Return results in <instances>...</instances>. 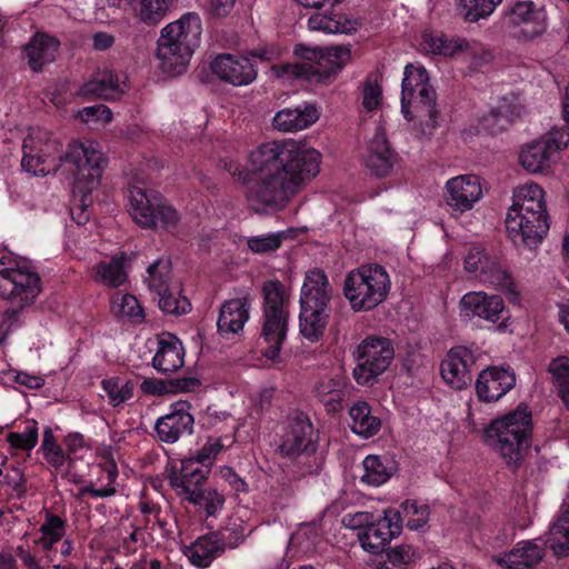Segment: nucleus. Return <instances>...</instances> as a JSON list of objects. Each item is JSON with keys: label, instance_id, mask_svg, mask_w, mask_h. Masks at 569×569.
Here are the masks:
<instances>
[{"label": "nucleus", "instance_id": "f257e3e1", "mask_svg": "<svg viewBox=\"0 0 569 569\" xmlns=\"http://www.w3.org/2000/svg\"><path fill=\"white\" fill-rule=\"evenodd\" d=\"M321 154L295 140L269 141L249 156L250 169L234 160H224L223 168L241 182L252 181L248 199L256 211L281 210L307 181L320 170Z\"/></svg>", "mask_w": 569, "mask_h": 569}, {"label": "nucleus", "instance_id": "f03ea898", "mask_svg": "<svg viewBox=\"0 0 569 569\" xmlns=\"http://www.w3.org/2000/svg\"><path fill=\"white\" fill-rule=\"evenodd\" d=\"M21 167L34 176H47L48 161L69 166L74 176L73 193L80 194L81 207L91 203V192L98 188L108 160L96 141L73 140L62 151V143L50 132L37 130L23 140Z\"/></svg>", "mask_w": 569, "mask_h": 569}, {"label": "nucleus", "instance_id": "7ed1b4c3", "mask_svg": "<svg viewBox=\"0 0 569 569\" xmlns=\"http://www.w3.org/2000/svg\"><path fill=\"white\" fill-rule=\"evenodd\" d=\"M0 258V297L11 307L0 315V342L23 325L22 309L31 306L41 292V278L28 259Z\"/></svg>", "mask_w": 569, "mask_h": 569}, {"label": "nucleus", "instance_id": "20e7f679", "mask_svg": "<svg viewBox=\"0 0 569 569\" xmlns=\"http://www.w3.org/2000/svg\"><path fill=\"white\" fill-rule=\"evenodd\" d=\"M542 197L543 190L538 184L516 189L505 220L508 236L516 246L532 249L547 236L549 216Z\"/></svg>", "mask_w": 569, "mask_h": 569}, {"label": "nucleus", "instance_id": "39448f33", "mask_svg": "<svg viewBox=\"0 0 569 569\" xmlns=\"http://www.w3.org/2000/svg\"><path fill=\"white\" fill-rule=\"evenodd\" d=\"M298 62L272 66L278 77L290 76L317 84H330L351 58L346 47L319 48L296 44Z\"/></svg>", "mask_w": 569, "mask_h": 569}, {"label": "nucleus", "instance_id": "423d86ee", "mask_svg": "<svg viewBox=\"0 0 569 569\" xmlns=\"http://www.w3.org/2000/svg\"><path fill=\"white\" fill-rule=\"evenodd\" d=\"M532 413L526 403L492 420L485 429L487 445L497 450L509 467H518L522 453L531 447Z\"/></svg>", "mask_w": 569, "mask_h": 569}, {"label": "nucleus", "instance_id": "0eeeda50", "mask_svg": "<svg viewBox=\"0 0 569 569\" xmlns=\"http://www.w3.org/2000/svg\"><path fill=\"white\" fill-rule=\"evenodd\" d=\"M202 33L201 19L196 12H187L180 19L161 30L158 40L157 57L161 68L171 74L182 73Z\"/></svg>", "mask_w": 569, "mask_h": 569}, {"label": "nucleus", "instance_id": "6e6552de", "mask_svg": "<svg viewBox=\"0 0 569 569\" xmlns=\"http://www.w3.org/2000/svg\"><path fill=\"white\" fill-rule=\"evenodd\" d=\"M318 439L310 416L302 410L293 409L287 416L277 451L282 458L303 460L297 471L299 476L316 475L322 465L315 456Z\"/></svg>", "mask_w": 569, "mask_h": 569}, {"label": "nucleus", "instance_id": "1a4fd4ad", "mask_svg": "<svg viewBox=\"0 0 569 569\" xmlns=\"http://www.w3.org/2000/svg\"><path fill=\"white\" fill-rule=\"evenodd\" d=\"M261 291L263 302L260 338L266 345L263 356L276 361L288 336L290 295L277 279L266 281Z\"/></svg>", "mask_w": 569, "mask_h": 569}, {"label": "nucleus", "instance_id": "9d476101", "mask_svg": "<svg viewBox=\"0 0 569 569\" xmlns=\"http://www.w3.org/2000/svg\"><path fill=\"white\" fill-rule=\"evenodd\" d=\"M390 290L389 273L378 263L362 264L349 271L342 286V293L353 312L373 310L388 298Z\"/></svg>", "mask_w": 569, "mask_h": 569}, {"label": "nucleus", "instance_id": "9b49d317", "mask_svg": "<svg viewBox=\"0 0 569 569\" xmlns=\"http://www.w3.org/2000/svg\"><path fill=\"white\" fill-rule=\"evenodd\" d=\"M437 93L430 84L429 73L423 66L408 63L401 82V113L408 121L419 120L428 127H436L438 110Z\"/></svg>", "mask_w": 569, "mask_h": 569}, {"label": "nucleus", "instance_id": "f8f14e48", "mask_svg": "<svg viewBox=\"0 0 569 569\" xmlns=\"http://www.w3.org/2000/svg\"><path fill=\"white\" fill-rule=\"evenodd\" d=\"M129 213L143 229H157L173 233L180 220L179 212L152 189L130 187L128 190Z\"/></svg>", "mask_w": 569, "mask_h": 569}, {"label": "nucleus", "instance_id": "ddd939ff", "mask_svg": "<svg viewBox=\"0 0 569 569\" xmlns=\"http://www.w3.org/2000/svg\"><path fill=\"white\" fill-rule=\"evenodd\" d=\"M465 269L480 282L490 284L505 292L512 303L520 301V295L511 273L501 263L498 254L480 243L469 247L465 257Z\"/></svg>", "mask_w": 569, "mask_h": 569}, {"label": "nucleus", "instance_id": "4468645a", "mask_svg": "<svg viewBox=\"0 0 569 569\" xmlns=\"http://www.w3.org/2000/svg\"><path fill=\"white\" fill-rule=\"evenodd\" d=\"M353 378L360 386L372 387L395 359L392 341L382 336H368L357 347Z\"/></svg>", "mask_w": 569, "mask_h": 569}, {"label": "nucleus", "instance_id": "2eb2a0df", "mask_svg": "<svg viewBox=\"0 0 569 569\" xmlns=\"http://www.w3.org/2000/svg\"><path fill=\"white\" fill-rule=\"evenodd\" d=\"M130 83L124 72L110 68H98L77 90L76 96L82 100L118 101L128 93Z\"/></svg>", "mask_w": 569, "mask_h": 569}, {"label": "nucleus", "instance_id": "dca6fc26", "mask_svg": "<svg viewBox=\"0 0 569 569\" xmlns=\"http://www.w3.org/2000/svg\"><path fill=\"white\" fill-rule=\"evenodd\" d=\"M460 317L466 320L479 318L497 325L499 331H505L510 318L503 299L498 295L471 291L465 293L460 301Z\"/></svg>", "mask_w": 569, "mask_h": 569}, {"label": "nucleus", "instance_id": "f3484780", "mask_svg": "<svg viewBox=\"0 0 569 569\" xmlns=\"http://www.w3.org/2000/svg\"><path fill=\"white\" fill-rule=\"evenodd\" d=\"M479 355L466 346H453L440 362V375L453 390H463L472 381V367Z\"/></svg>", "mask_w": 569, "mask_h": 569}, {"label": "nucleus", "instance_id": "a211bd4d", "mask_svg": "<svg viewBox=\"0 0 569 569\" xmlns=\"http://www.w3.org/2000/svg\"><path fill=\"white\" fill-rule=\"evenodd\" d=\"M402 530L401 511L388 509L385 515L367 526L358 533L361 547L371 553H381L390 540Z\"/></svg>", "mask_w": 569, "mask_h": 569}, {"label": "nucleus", "instance_id": "6ab92c4d", "mask_svg": "<svg viewBox=\"0 0 569 569\" xmlns=\"http://www.w3.org/2000/svg\"><path fill=\"white\" fill-rule=\"evenodd\" d=\"M192 405L186 400L173 402L169 412L157 419L154 432L161 442L174 443L183 436L193 433L194 418Z\"/></svg>", "mask_w": 569, "mask_h": 569}, {"label": "nucleus", "instance_id": "aec40b11", "mask_svg": "<svg viewBox=\"0 0 569 569\" xmlns=\"http://www.w3.org/2000/svg\"><path fill=\"white\" fill-rule=\"evenodd\" d=\"M252 58L231 53L218 54L210 64V69L221 81L234 87L252 83L258 76V66L251 62Z\"/></svg>", "mask_w": 569, "mask_h": 569}, {"label": "nucleus", "instance_id": "412c9836", "mask_svg": "<svg viewBox=\"0 0 569 569\" xmlns=\"http://www.w3.org/2000/svg\"><path fill=\"white\" fill-rule=\"evenodd\" d=\"M516 386V375L510 366H489L476 380V393L481 402H496Z\"/></svg>", "mask_w": 569, "mask_h": 569}, {"label": "nucleus", "instance_id": "4be33fe9", "mask_svg": "<svg viewBox=\"0 0 569 569\" xmlns=\"http://www.w3.org/2000/svg\"><path fill=\"white\" fill-rule=\"evenodd\" d=\"M333 288L322 269L313 268L306 272L300 290V308L332 312Z\"/></svg>", "mask_w": 569, "mask_h": 569}, {"label": "nucleus", "instance_id": "5701e85b", "mask_svg": "<svg viewBox=\"0 0 569 569\" xmlns=\"http://www.w3.org/2000/svg\"><path fill=\"white\" fill-rule=\"evenodd\" d=\"M398 160L399 156L388 141L385 129L377 127L363 157L366 169L376 178H385L391 174Z\"/></svg>", "mask_w": 569, "mask_h": 569}, {"label": "nucleus", "instance_id": "b1692460", "mask_svg": "<svg viewBox=\"0 0 569 569\" xmlns=\"http://www.w3.org/2000/svg\"><path fill=\"white\" fill-rule=\"evenodd\" d=\"M505 19L509 26L519 27V33L528 40L539 37L547 28L545 11L531 0L515 2L506 11Z\"/></svg>", "mask_w": 569, "mask_h": 569}, {"label": "nucleus", "instance_id": "393cba45", "mask_svg": "<svg viewBox=\"0 0 569 569\" xmlns=\"http://www.w3.org/2000/svg\"><path fill=\"white\" fill-rule=\"evenodd\" d=\"M251 300L249 296L226 300L217 320V331L224 339L239 336L250 318Z\"/></svg>", "mask_w": 569, "mask_h": 569}, {"label": "nucleus", "instance_id": "a878e982", "mask_svg": "<svg viewBox=\"0 0 569 569\" xmlns=\"http://www.w3.org/2000/svg\"><path fill=\"white\" fill-rule=\"evenodd\" d=\"M522 110L519 98L515 93L502 96L497 106L480 118L479 127L489 134H498L519 118Z\"/></svg>", "mask_w": 569, "mask_h": 569}, {"label": "nucleus", "instance_id": "bb28decb", "mask_svg": "<svg viewBox=\"0 0 569 569\" xmlns=\"http://www.w3.org/2000/svg\"><path fill=\"white\" fill-rule=\"evenodd\" d=\"M446 189L447 204L459 212L470 210L481 196V188L475 176L451 178L447 181Z\"/></svg>", "mask_w": 569, "mask_h": 569}, {"label": "nucleus", "instance_id": "cd10ccee", "mask_svg": "<svg viewBox=\"0 0 569 569\" xmlns=\"http://www.w3.org/2000/svg\"><path fill=\"white\" fill-rule=\"evenodd\" d=\"M209 473V469L202 467L196 457L190 455L181 459L180 468H172L169 483L174 489H181L180 493L186 496L202 487Z\"/></svg>", "mask_w": 569, "mask_h": 569}, {"label": "nucleus", "instance_id": "c85d7f7f", "mask_svg": "<svg viewBox=\"0 0 569 569\" xmlns=\"http://www.w3.org/2000/svg\"><path fill=\"white\" fill-rule=\"evenodd\" d=\"M184 363V348L173 333H163L158 339V349L152 358L153 368L161 373H170Z\"/></svg>", "mask_w": 569, "mask_h": 569}, {"label": "nucleus", "instance_id": "c756f323", "mask_svg": "<svg viewBox=\"0 0 569 569\" xmlns=\"http://www.w3.org/2000/svg\"><path fill=\"white\" fill-rule=\"evenodd\" d=\"M59 47L57 38L37 32L23 48L30 69L34 72L42 71L47 63L56 59Z\"/></svg>", "mask_w": 569, "mask_h": 569}, {"label": "nucleus", "instance_id": "7c9ffc66", "mask_svg": "<svg viewBox=\"0 0 569 569\" xmlns=\"http://www.w3.org/2000/svg\"><path fill=\"white\" fill-rule=\"evenodd\" d=\"M363 475L360 482L380 487L388 482L398 470V462L389 453L368 455L362 460Z\"/></svg>", "mask_w": 569, "mask_h": 569}, {"label": "nucleus", "instance_id": "2f4dec72", "mask_svg": "<svg viewBox=\"0 0 569 569\" xmlns=\"http://www.w3.org/2000/svg\"><path fill=\"white\" fill-rule=\"evenodd\" d=\"M348 388V379L338 376L319 381L315 388V396L328 413H337L343 408V401L349 392Z\"/></svg>", "mask_w": 569, "mask_h": 569}, {"label": "nucleus", "instance_id": "473e14b6", "mask_svg": "<svg viewBox=\"0 0 569 569\" xmlns=\"http://www.w3.org/2000/svg\"><path fill=\"white\" fill-rule=\"evenodd\" d=\"M349 417L351 431L363 439L378 435L381 429V419L373 413L367 401L353 403L349 409Z\"/></svg>", "mask_w": 569, "mask_h": 569}, {"label": "nucleus", "instance_id": "72a5a7b5", "mask_svg": "<svg viewBox=\"0 0 569 569\" xmlns=\"http://www.w3.org/2000/svg\"><path fill=\"white\" fill-rule=\"evenodd\" d=\"M543 556L545 550L541 546L532 541H522L501 557L498 563L508 569H531L542 560Z\"/></svg>", "mask_w": 569, "mask_h": 569}, {"label": "nucleus", "instance_id": "f704fd0d", "mask_svg": "<svg viewBox=\"0 0 569 569\" xmlns=\"http://www.w3.org/2000/svg\"><path fill=\"white\" fill-rule=\"evenodd\" d=\"M318 120L315 106L306 104L303 108H284L273 117V127L281 131H299L308 128Z\"/></svg>", "mask_w": 569, "mask_h": 569}, {"label": "nucleus", "instance_id": "c9c22d12", "mask_svg": "<svg viewBox=\"0 0 569 569\" xmlns=\"http://www.w3.org/2000/svg\"><path fill=\"white\" fill-rule=\"evenodd\" d=\"M200 386L201 381L196 377H180L170 380L146 378L140 383V389L144 395L161 397L169 393L193 391Z\"/></svg>", "mask_w": 569, "mask_h": 569}, {"label": "nucleus", "instance_id": "e433bc0d", "mask_svg": "<svg viewBox=\"0 0 569 569\" xmlns=\"http://www.w3.org/2000/svg\"><path fill=\"white\" fill-rule=\"evenodd\" d=\"M222 553L223 549L212 531L198 537L186 550L190 562L198 568H208Z\"/></svg>", "mask_w": 569, "mask_h": 569}, {"label": "nucleus", "instance_id": "4c0bfd02", "mask_svg": "<svg viewBox=\"0 0 569 569\" xmlns=\"http://www.w3.org/2000/svg\"><path fill=\"white\" fill-rule=\"evenodd\" d=\"M467 48L463 39H450L441 32L425 30L421 34L420 49L427 54L452 57Z\"/></svg>", "mask_w": 569, "mask_h": 569}, {"label": "nucleus", "instance_id": "58836bf2", "mask_svg": "<svg viewBox=\"0 0 569 569\" xmlns=\"http://www.w3.org/2000/svg\"><path fill=\"white\" fill-rule=\"evenodd\" d=\"M360 27L357 19L345 14L315 13L308 19V28L313 31L325 33H345L351 34Z\"/></svg>", "mask_w": 569, "mask_h": 569}, {"label": "nucleus", "instance_id": "ea45409f", "mask_svg": "<svg viewBox=\"0 0 569 569\" xmlns=\"http://www.w3.org/2000/svg\"><path fill=\"white\" fill-rule=\"evenodd\" d=\"M331 312L300 308L299 329L310 342H318L325 335Z\"/></svg>", "mask_w": 569, "mask_h": 569}, {"label": "nucleus", "instance_id": "a19ab883", "mask_svg": "<svg viewBox=\"0 0 569 569\" xmlns=\"http://www.w3.org/2000/svg\"><path fill=\"white\" fill-rule=\"evenodd\" d=\"M39 531L41 536L36 543L43 551H51L54 546L66 536L67 520L59 515L46 511L44 520L40 525Z\"/></svg>", "mask_w": 569, "mask_h": 569}, {"label": "nucleus", "instance_id": "79ce46f5", "mask_svg": "<svg viewBox=\"0 0 569 569\" xmlns=\"http://www.w3.org/2000/svg\"><path fill=\"white\" fill-rule=\"evenodd\" d=\"M551 154L548 144L539 139L521 149L519 162L528 172L538 173L549 168Z\"/></svg>", "mask_w": 569, "mask_h": 569}, {"label": "nucleus", "instance_id": "37998d69", "mask_svg": "<svg viewBox=\"0 0 569 569\" xmlns=\"http://www.w3.org/2000/svg\"><path fill=\"white\" fill-rule=\"evenodd\" d=\"M126 253L114 256L108 261H101L96 266V279L100 283L119 288L127 282V272L124 270Z\"/></svg>", "mask_w": 569, "mask_h": 569}, {"label": "nucleus", "instance_id": "c03bdc74", "mask_svg": "<svg viewBox=\"0 0 569 569\" xmlns=\"http://www.w3.org/2000/svg\"><path fill=\"white\" fill-rule=\"evenodd\" d=\"M547 543L555 556L563 558L569 553V509H566L552 523Z\"/></svg>", "mask_w": 569, "mask_h": 569}, {"label": "nucleus", "instance_id": "a18cd8bd", "mask_svg": "<svg viewBox=\"0 0 569 569\" xmlns=\"http://www.w3.org/2000/svg\"><path fill=\"white\" fill-rule=\"evenodd\" d=\"M183 499L203 509L207 517H214L224 503V497L217 490L203 489L202 487L190 491Z\"/></svg>", "mask_w": 569, "mask_h": 569}, {"label": "nucleus", "instance_id": "49530a36", "mask_svg": "<svg viewBox=\"0 0 569 569\" xmlns=\"http://www.w3.org/2000/svg\"><path fill=\"white\" fill-rule=\"evenodd\" d=\"M291 541L297 543L305 553L317 552L322 542V528L320 522L311 521L301 525L298 531L291 537Z\"/></svg>", "mask_w": 569, "mask_h": 569}, {"label": "nucleus", "instance_id": "de8ad7c7", "mask_svg": "<svg viewBox=\"0 0 569 569\" xmlns=\"http://www.w3.org/2000/svg\"><path fill=\"white\" fill-rule=\"evenodd\" d=\"M27 479L19 468L8 471L0 480V500L9 502L14 499H22L26 496Z\"/></svg>", "mask_w": 569, "mask_h": 569}, {"label": "nucleus", "instance_id": "09e8293b", "mask_svg": "<svg viewBox=\"0 0 569 569\" xmlns=\"http://www.w3.org/2000/svg\"><path fill=\"white\" fill-rule=\"evenodd\" d=\"M136 3L141 21L153 26L159 23L166 13L173 8L176 0H131Z\"/></svg>", "mask_w": 569, "mask_h": 569}, {"label": "nucleus", "instance_id": "8fccbe9b", "mask_svg": "<svg viewBox=\"0 0 569 569\" xmlns=\"http://www.w3.org/2000/svg\"><path fill=\"white\" fill-rule=\"evenodd\" d=\"M548 371L552 375L553 385L558 396L569 410V360L566 357H558L550 361Z\"/></svg>", "mask_w": 569, "mask_h": 569}, {"label": "nucleus", "instance_id": "3c124183", "mask_svg": "<svg viewBox=\"0 0 569 569\" xmlns=\"http://www.w3.org/2000/svg\"><path fill=\"white\" fill-rule=\"evenodd\" d=\"M381 553H385V556L378 562V569H405L415 556V551L409 545L385 548V551Z\"/></svg>", "mask_w": 569, "mask_h": 569}, {"label": "nucleus", "instance_id": "603ef678", "mask_svg": "<svg viewBox=\"0 0 569 569\" xmlns=\"http://www.w3.org/2000/svg\"><path fill=\"white\" fill-rule=\"evenodd\" d=\"M111 311L116 317H127L133 323L144 321V312L138 299L130 293L122 295L112 300Z\"/></svg>", "mask_w": 569, "mask_h": 569}, {"label": "nucleus", "instance_id": "864d4df0", "mask_svg": "<svg viewBox=\"0 0 569 569\" xmlns=\"http://www.w3.org/2000/svg\"><path fill=\"white\" fill-rule=\"evenodd\" d=\"M171 268V260L169 258H159L148 267L147 281L152 291L163 292L169 287Z\"/></svg>", "mask_w": 569, "mask_h": 569}, {"label": "nucleus", "instance_id": "5fc2aeb1", "mask_svg": "<svg viewBox=\"0 0 569 569\" xmlns=\"http://www.w3.org/2000/svg\"><path fill=\"white\" fill-rule=\"evenodd\" d=\"M119 377H111L101 381V388L107 393L109 405L119 407L133 397L134 383L128 380L124 385L120 386Z\"/></svg>", "mask_w": 569, "mask_h": 569}, {"label": "nucleus", "instance_id": "6e6d98bb", "mask_svg": "<svg viewBox=\"0 0 569 569\" xmlns=\"http://www.w3.org/2000/svg\"><path fill=\"white\" fill-rule=\"evenodd\" d=\"M400 508L407 518V527L410 530L419 531L427 526L430 516V508L427 503L408 499L400 505Z\"/></svg>", "mask_w": 569, "mask_h": 569}, {"label": "nucleus", "instance_id": "4d7b16f0", "mask_svg": "<svg viewBox=\"0 0 569 569\" xmlns=\"http://www.w3.org/2000/svg\"><path fill=\"white\" fill-rule=\"evenodd\" d=\"M39 451L42 452L44 460L56 469L62 467L67 460V455L62 447L57 442L50 427H47L43 430V438Z\"/></svg>", "mask_w": 569, "mask_h": 569}, {"label": "nucleus", "instance_id": "13d9d810", "mask_svg": "<svg viewBox=\"0 0 569 569\" xmlns=\"http://www.w3.org/2000/svg\"><path fill=\"white\" fill-rule=\"evenodd\" d=\"M39 429L36 420L27 422L24 430L21 432H9L7 441L10 447L17 450L30 452L38 443Z\"/></svg>", "mask_w": 569, "mask_h": 569}, {"label": "nucleus", "instance_id": "bf43d9fd", "mask_svg": "<svg viewBox=\"0 0 569 569\" xmlns=\"http://www.w3.org/2000/svg\"><path fill=\"white\" fill-rule=\"evenodd\" d=\"M502 0H460V9L465 19L477 22L489 17Z\"/></svg>", "mask_w": 569, "mask_h": 569}, {"label": "nucleus", "instance_id": "052dcab7", "mask_svg": "<svg viewBox=\"0 0 569 569\" xmlns=\"http://www.w3.org/2000/svg\"><path fill=\"white\" fill-rule=\"evenodd\" d=\"M244 531L246 529L242 525L232 523L212 532L224 552L226 549H234L243 543L248 536Z\"/></svg>", "mask_w": 569, "mask_h": 569}, {"label": "nucleus", "instance_id": "680f3d73", "mask_svg": "<svg viewBox=\"0 0 569 569\" xmlns=\"http://www.w3.org/2000/svg\"><path fill=\"white\" fill-rule=\"evenodd\" d=\"M283 238V232L250 237L247 240V246L253 253H269L281 247Z\"/></svg>", "mask_w": 569, "mask_h": 569}, {"label": "nucleus", "instance_id": "e2e57ef3", "mask_svg": "<svg viewBox=\"0 0 569 569\" xmlns=\"http://www.w3.org/2000/svg\"><path fill=\"white\" fill-rule=\"evenodd\" d=\"M159 297V308L169 315H186L191 309V303L186 298L176 297L169 287L163 292H156Z\"/></svg>", "mask_w": 569, "mask_h": 569}, {"label": "nucleus", "instance_id": "0e129e2a", "mask_svg": "<svg viewBox=\"0 0 569 569\" xmlns=\"http://www.w3.org/2000/svg\"><path fill=\"white\" fill-rule=\"evenodd\" d=\"M226 445L222 442V438H210L196 453L192 456L196 457L197 461L200 462L202 467L211 470V467L218 456L223 449Z\"/></svg>", "mask_w": 569, "mask_h": 569}, {"label": "nucleus", "instance_id": "69168bd1", "mask_svg": "<svg viewBox=\"0 0 569 569\" xmlns=\"http://www.w3.org/2000/svg\"><path fill=\"white\" fill-rule=\"evenodd\" d=\"M77 117L86 123L106 124L112 120V111L106 104L97 103L82 108Z\"/></svg>", "mask_w": 569, "mask_h": 569}, {"label": "nucleus", "instance_id": "338daca9", "mask_svg": "<svg viewBox=\"0 0 569 569\" xmlns=\"http://www.w3.org/2000/svg\"><path fill=\"white\" fill-rule=\"evenodd\" d=\"M382 98V90L378 83L377 79H373L371 76L367 77L363 82L362 89V106L363 108L371 112L376 110Z\"/></svg>", "mask_w": 569, "mask_h": 569}, {"label": "nucleus", "instance_id": "774afa93", "mask_svg": "<svg viewBox=\"0 0 569 569\" xmlns=\"http://www.w3.org/2000/svg\"><path fill=\"white\" fill-rule=\"evenodd\" d=\"M551 153L557 152L569 144V127H555L542 139Z\"/></svg>", "mask_w": 569, "mask_h": 569}]
</instances>
